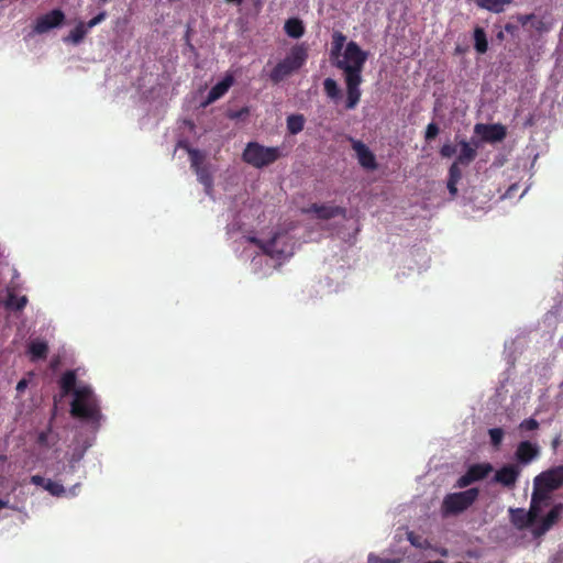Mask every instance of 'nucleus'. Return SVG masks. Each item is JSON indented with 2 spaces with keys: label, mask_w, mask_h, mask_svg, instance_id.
I'll return each mask as SVG.
<instances>
[{
  "label": "nucleus",
  "mask_w": 563,
  "mask_h": 563,
  "mask_svg": "<svg viewBox=\"0 0 563 563\" xmlns=\"http://www.w3.org/2000/svg\"><path fill=\"white\" fill-rule=\"evenodd\" d=\"M475 132L481 134L483 140L488 142H499L506 137V128L501 124H482L475 125Z\"/></svg>",
  "instance_id": "obj_13"
},
{
  "label": "nucleus",
  "mask_w": 563,
  "mask_h": 563,
  "mask_svg": "<svg viewBox=\"0 0 563 563\" xmlns=\"http://www.w3.org/2000/svg\"><path fill=\"white\" fill-rule=\"evenodd\" d=\"M514 0H474L478 8L488 10L493 13H501L505 7L510 4Z\"/></svg>",
  "instance_id": "obj_21"
},
{
  "label": "nucleus",
  "mask_w": 563,
  "mask_h": 563,
  "mask_svg": "<svg viewBox=\"0 0 563 563\" xmlns=\"http://www.w3.org/2000/svg\"><path fill=\"white\" fill-rule=\"evenodd\" d=\"M70 413L73 417L89 422L93 427L100 426L102 415L99 400L89 386H82L75 390Z\"/></svg>",
  "instance_id": "obj_2"
},
{
  "label": "nucleus",
  "mask_w": 563,
  "mask_h": 563,
  "mask_svg": "<svg viewBox=\"0 0 563 563\" xmlns=\"http://www.w3.org/2000/svg\"><path fill=\"white\" fill-rule=\"evenodd\" d=\"M44 488L52 495V496H55V497H62L65 495L66 490L64 488V486L58 483V482H54L52 479H47V482L45 483L44 485Z\"/></svg>",
  "instance_id": "obj_31"
},
{
  "label": "nucleus",
  "mask_w": 563,
  "mask_h": 563,
  "mask_svg": "<svg viewBox=\"0 0 563 563\" xmlns=\"http://www.w3.org/2000/svg\"><path fill=\"white\" fill-rule=\"evenodd\" d=\"M233 84H234L233 75L227 74L221 81L216 84L210 89L206 100L202 102L201 106L207 107V106L213 103L214 101H217L218 99H220L221 97H223L228 92V90L232 87Z\"/></svg>",
  "instance_id": "obj_15"
},
{
  "label": "nucleus",
  "mask_w": 563,
  "mask_h": 563,
  "mask_svg": "<svg viewBox=\"0 0 563 563\" xmlns=\"http://www.w3.org/2000/svg\"><path fill=\"white\" fill-rule=\"evenodd\" d=\"M3 507H5V503L0 500V509H2Z\"/></svg>",
  "instance_id": "obj_53"
},
{
  "label": "nucleus",
  "mask_w": 563,
  "mask_h": 563,
  "mask_svg": "<svg viewBox=\"0 0 563 563\" xmlns=\"http://www.w3.org/2000/svg\"><path fill=\"white\" fill-rule=\"evenodd\" d=\"M456 153V147L453 144H443L440 154L442 157L450 158Z\"/></svg>",
  "instance_id": "obj_38"
},
{
  "label": "nucleus",
  "mask_w": 563,
  "mask_h": 563,
  "mask_svg": "<svg viewBox=\"0 0 563 563\" xmlns=\"http://www.w3.org/2000/svg\"><path fill=\"white\" fill-rule=\"evenodd\" d=\"M195 173L197 175L199 183H201L205 186L206 192L210 195L213 187V179L209 169L206 166H201L195 169Z\"/></svg>",
  "instance_id": "obj_26"
},
{
  "label": "nucleus",
  "mask_w": 563,
  "mask_h": 563,
  "mask_svg": "<svg viewBox=\"0 0 563 563\" xmlns=\"http://www.w3.org/2000/svg\"><path fill=\"white\" fill-rule=\"evenodd\" d=\"M46 482L47 481L43 476H41V475H33L31 477V483L36 485V486H43L44 487Z\"/></svg>",
  "instance_id": "obj_42"
},
{
  "label": "nucleus",
  "mask_w": 563,
  "mask_h": 563,
  "mask_svg": "<svg viewBox=\"0 0 563 563\" xmlns=\"http://www.w3.org/2000/svg\"><path fill=\"white\" fill-rule=\"evenodd\" d=\"M534 27L537 31L539 32H543V31H547L548 29L545 27V24L543 21L539 20L536 24H534Z\"/></svg>",
  "instance_id": "obj_47"
},
{
  "label": "nucleus",
  "mask_w": 563,
  "mask_h": 563,
  "mask_svg": "<svg viewBox=\"0 0 563 563\" xmlns=\"http://www.w3.org/2000/svg\"><path fill=\"white\" fill-rule=\"evenodd\" d=\"M27 352L32 361L45 360L48 354V345L45 341L33 340L27 346Z\"/></svg>",
  "instance_id": "obj_20"
},
{
  "label": "nucleus",
  "mask_w": 563,
  "mask_h": 563,
  "mask_svg": "<svg viewBox=\"0 0 563 563\" xmlns=\"http://www.w3.org/2000/svg\"><path fill=\"white\" fill-rule=\"evenodd\" d=\"M510 521L518 529L523 530L534 523L530 519L528 512L523 508H510L509 509Z\"/></svg>",
  "instance_id": "obj_17"
},
{
  "label": "nucleus",
  "mask_w": 563,
  "mask_h": 563,
  "mask_svg": "<svg viewBox=\"0 0 563 563\" xmlns=\"http://www.w3.org/2000/svg\"><path fill=\"white\" fill-rule=\"evenodd\" d=\"M439 131L440 129L434 122L429 123L424 134L426 141L435 139V136L439 134Z\"/></svg>",
  "instance_id": "obj_35"
},
{
  "label": "nucleus",
  "mask_w": 563,
  "mask_h": 563,
  "mask_svg": "<svg viewBox=\"0 0 563 563\" xmlns=\"http://www.w3.org/2000/svg\"><path fill=\"white\" fill-rule=\"evenodd\" d=\"M305 117L302 114H290L287 117V130L290 134L296 135L303 130Z\"/></svg>",
  "instance_id": "obj_23"
},
{
  "label": "nucleus",
  "mask_w": 563,
  "mask_h": 563,
  "mask_svg": "<svg viewBox=\"0 0 563 563\" xmlns=\"http://www.w3.org/2000/svg\"><path fill=\"white\" fill-rule=\"evenodd\" d=\"M102 2H108L109 0H101Z\"/></svg>",
  "instance_id": "obj_54"
},
{
  "label": "nucleus",
  "mask_w": 563,
  "mask_h": 563,
  "mask_svg": "<svg viewBox=\"0 0 563 563\" xmlns=\"http://www.w3.org/2000/svg\"><path fill=\"white\" fill-rule=\"evenodd\" d=\"M51 432V428H48L46 431H41L37 435V443L42 446H46L48 443V434Z\"/></svg>",
  "instance_id": "obj_39"
},
{
  "label": "nucleus",
  "mask_w": 563,
  "mask_h": 563,
  "mask_svg": "<svg viewBox=\"0 0 563 563\" xmlns=\"http://www.w3.org/2000/svg\"><path fill=\"white\" fill-rule=\"evenodd\" d=\"M284 30L289 37L299 38L305 34L303 22L298 18H290L285 22Z\"/></svg>",
  "instance_id": "obj_22"
},
{
  "label": "nucleus",
  "mask_w": 563,
  "mask_h": 563,
  "mask_svg": "<svg viewBox=\"0 0 563 563\" xmlns=\"http://www.w3.org/2000/svg\"><path fill=\"white\" fill-rule=\"evenodd\" d=\"M474 47L477 53L484 54L488 49L487 36L484 29L477 26L474 30Z\"/></svg>",
  "instance_id": "obj_24"
},
{
  "label": "nucleus",
  "mask_w": 563,
  "mask_h": 563,
  "mask_svg": "<svg viewBox=\"0 0 563 563\" xmlns=\"http://www.w3.org/2000/svg\"><path fill=\"white\" fill-rule=\"evenodd\" d=\"M76 375L74 372H66L60 378V388L65 394L75 393Z\"/></svg>",
  "instance_id": "obj_28"
},
{
  "label": "nucleus",
  "mask_w": 563,
  "mask_h": 563,
  "mask_svg": "<svg viewBox=\"0 0 563 563\" xmlns=\"http://www.w3.org/2000/svg\"><path fill=\"white\" fill-rule=\"evenodd\" d=\"M497 40H499V41L504 40V32L503 31L497 33Z\"/></svg>",
  "instance_id": "obj_49"
},
{
  "label": "nucleus",
  "mask_w": 563,
  "mask_h": 563,
  "mask_svg": "<svg viewBox=\"0 0 563 563\" xmlns=\"http://www.w3.org/2000/svg\"><path fill=\"white\" fill-rule=\"evenodd\" d=\"M229 2H235L236 4H241L244 0H228Z\"/></svg>",
  "instance_id": "obj_50"
},
{
  "label": "nucleus",
  "mask_w": 563,
  "mask_h": 563,
  "mask_svg": "<svg viewBox=\"0 0 563 563\" xmlns=\"http://www.w3.org/2000/svg\"><path fill=\"white\" fill-rule=\"evenodd\" d=\"M489 437L492 444L499 446L503 441L504 431L500 428L489 429Z\"/></svg>",
  "instance_id": "obj_34"
},
{
  "label": "nucleus",
  "mask_w": 563,
  "mask_h": 563,
  "mask_svg": "<svg viewBox=\"0 0 563 563\" xmlns=\"http://www.w3.org/2000/svg\"><path fill=\"white\" fill-rule=\"evenodd\" d=\"M247 113H249V108L244 107L241 110H239L238 112H234V113L230 114V118L231 119H236V118H241V117H243V115H245Z\"/></svg>",
  "instance_id": "obj_46"
},
{
  "label": "nucleus",
  "mask_w": 563,
  "mask_h": 563,
  "mask_svg": "<svg viewBox=\"0 0 563 563\" xmlns=\"http://www.w3.org/2000/svg\"><path fill=\"white\" fill-rule=\"evenodd\" d=\"M492 471L493 466L489 463H478L471 465L466 473L457 479L456 486L460 488L467 487L472 483L482 481L487 477Z\"/></svg>",
  "instance_id": "obj_8"
},
{
  "label": "nucleus",
  "mask_w": 563,
  "mask_h": 563,
  "mask_svg": "<svg viewBox=\"0 0 563 563\" xmlns=\"http://www.w3.org/2000/svg\"><path fill=\"white\" fill-rule=\"evenodd\" d=\"M426 563H445V562H443L441 560H437V561H429V562H426Z\"/></svg>",
  "instance_id": "obj_52"
},
{
  "label": "nucleus",
  "mask_w": 563,
  "mask_h": 563,
  "mask_svg": "<svg viewBox=\"0 0 563 563\" xmlns=\"http://www.w3.org/2000/svg\"><path fill=\"white\" fill-rule=\"evenodd\" d=\"M0 459H2V456H0Z\"/></svg>",
  "instance_id": "obj_55"
},
{
  "label": "nucleus",
  "mask_w": 563,
  "mask_h": 563,
  "mask_svg": "<svg viewBox=\"0 0 563 563\" xmlns=\"http://www.w3.org/2000/svg\"><path fill=\"white\" fill-rule=\"evenodd\" d=\"M562 511L563 504L554 505L540 523L532 529L533 537L540 538L545 534L560 520Z\"/></svg>",
  "instance_id": "obj_9"
},
{
  "label": "nucleus",
  "mask_w": 563,
  "mask_h": 563,
  "mask_svg": "<svg viewBox=\"0 0 563 563\" xmlns=\"http://www.w3.org/2000/svg\"><path fill=\"white\" fill-rule=\"evenodd\" d=\"M539 454L538 446L529 441H522L518 444L515 456L520 464H529Z\"/></svg>",
  "instance_id": "obj_16"
},
{
  "label": "nucleus",
  "mask_w": 563,
  "mask_h": 563,
  "mask_svg": "<svg viewBox=\"0 0 563 563\" xmlns=\"http://www.w3.org/2000/svg\"><path fill=\"white\" fill-rule=\"evenodd\" d=\"M305 212H313L320 220H330L335 217H345V208L331 205H319L312 203L309 208L303 210Z\"/></svg>",
  "instance_id": "obj_12"
},
{
  "label": "nucleus",
  "mask_w": 563,
  "mask_h": 563,
  "mask_svg": "<svg viewBox=\"0 0 563 563\" xmlns=\"http://www.w3.org/2000/svg\"><path fill=\"white\" fill-rule=\"evenodd\" d=\"M65 19V13L60 9H53L36 19L33 30L36 34L47 33L55 27L62 26Z\"/></svg>",
  "instance_id": "obj_7"
},
{
  "label": "nucleus",
  "mask_w": 563,
  "mask_h": 563,
  "mask_svg": "<svg viewBox=\"0 0 563 563\" xmlns=\"http://www.w3.org/2000/svg\"><path fill=\"white\" fill-rule=\"evenodd\" d=\"M456 185H457V181H453L451 179H448V189H449V192L452 196H455L457 194Z\"/></svg>",
  "instance_id": "obj_43"
},
{
  "label": "nucleus",
  "mask_w": 563,
  "mask_h": 563,
  "mask_svg": "<svg viewBox=\"0 0 563 563\" xmlns=\"http://www.w3.org/2000/svg\"><path fill=\"white\" fill-rule=\"evenodd\" d=\"M106 18H107V12L106 11H101L96 16L90 19L87 23H85L86 26H87V30L92 29L96 25L100 24L102 21L106 20Z\"/></svg>",
  "instance_id": "obj_36"
},
{
  "label": "nucleus",
  "mask_w": 563,
  "mask_h": 563,
  "mask_svg": "<svg viewBox=\"0 0 563 563\" xmlns=\"http://www.w3.org/2000/svg\"><path fill=\"white\" fill-rule=\"evenodd\" d=\"M504 30L514 35L517 31H518V26L512 24V23H506L505 26H504Z\"/></svg>",
  "instance_id": "obj_45"
},
{
  "label": "nucleus",
  "mask_w": 563,
  "mask_h": 563,
  "mask_svg": "<svg viewBox=\"0 0 563 563\" xmlns=\"http://www.w3.org/2000/svg\"><path fill=\"white\" fill-rule=\"evenodd\" d=\"M191 167L195 169L202 166L203 155L198 150H189Z\"/></svg>",
  "instance_id": "obj_32"
},
{
  "label": "nucleus",
  "mask_w": 563,
  "mask_h": 563,
  "mask_svg": "<svg viewBox=\"0 0 563 563\" xmlns=\"http://www.w3.org/2000/svg\"><path fill=\"white\" fill-rule=\"evenodd\" d=\"M367 57V52L363 51L356 42L351 41L345 46L342 59H338L334 64L344 74L346 86L345 108L349 110L354 109L361 100L360 86L363 82L362 71Z\"/></svg>",
  "instance_id": "obj_1"
},
{
  "label": "nucleus",
  "mask_w": 563,
  "mask_h": 563,
  "mask_svg": "<svg viewBox=\"0 0 563 563\" xmlns=\"http://www.w3.org/2000/svg\"><path fill=\"white\" fill-rule=\"evenodd\" d=\"M282 156V151L277 146H264L258 142H249L242 153V159L255 167L264 168L272 165Z\"/></svg>",
  "instance_id": "obj_4"
},
{
  "label": "nucleus",
  "mask_w": 563,
  "mask_h": 563,
  "mask_svg": "<svg viewBox=\"0 0 563 563\" xmlns=\"http://www.w3.org/2000/svg\"><path fill=\"white\" fill-rule=\"evenodd\" d=\"M27 386V382L25 379H21L18 384H16V390L18 391H23Z\"/></svg>",
  "instance_id": "obj_48"
},
{
  "label": "nucleus",
  "mask_w": 563,
  "mask_h": 563,
  "mask_svg": "<svg viewBox=\"0 0 563 563\" xmlns=\"http://www.w3.org/2000/svg\"><path fill=\"white\" fill-rule=\"evenodd\" d=\"M308 58V47L305 43L294 45L287 56L276 64L268 77L273 84H279L292 73L300 69Z\"/></svg>",
  "instance_id": "obj_3"
},
{
  "label": "nucleus",
  "mask_w": 563,
  "mask_h": 563,
  "mask_svg": "<svg viewBox=\"0 0 563 563\" xmlns=\"http://www.w3.org/2000/svg\"><path fill=\"white\" fill-rule=\"evenodd\" d=\"M88 33V30H87V26L84 22H79L70 32L69 34L67 35V37H65V41L66 42H70L73 44H79L80 42H82V40L85 38V36L87 35Z\"/></svg>",
  "instance_id": "obj_25"
},
{
  "label": "nucleus",
  "mask_w": 563,
  "mask_h": 563,
  "mask_svg": "<svg viewBox=\"0 0 563 563\" xmlns=\"http://www.w3.org/2000/svg\"><path fill=\"white\" fill-rule=\"evenodd\" d=\"M282 238L279 233H276L268 241H263L256 236H250V243L256 245L262 252L271 257L280 258L284 255V251L277 247L278 241Z\"/></svg>",
  "instance_id": "obj_14"
},
{
  "label": "nucleus",
  "mask_w": 563,
  "mask_h": 563,
  "mask_svg": "<svg viewBox=\"0 0 563 563\" xmlns=\"http://www.w3.org/2000/svg\"><path fill=\"white\" fill-rule=\"evenodd\" d=\"M26 303L27 298L25 296L18 297L13 294H10L7 300V307L15 310H22Z\"/></svg>",
  "instance_id": "obj_30"
},
{
  "label": "nucleus",
  "mask_w": 563,
  "mask_h": 563,
  "mask_svg": "<svg viewBox=\"0 0 563 563\" xmlns=\"http://www.w3.org/2000/svg\"><path fill=\"white\" fill-rule=\"evenodd\" d=\"M519 428L521 430L532 431V430H536V429L539 428V422L536 419H533V418L525 419L520 423Z\"/></svg>",
  "instance_id": "obj_37"
},
{
  "label": "nucleus",
  "mask_w": 563,
  "mask_h": 563,
  "mask_svg": "<svg viewBox=\"0 0 563 563\" xmlns=\"http://www.w3.org/2000/svg\"><path fill=\"white\" fill-rule=\"evenodd\" d=\"M368 562L369 563H398V561H396V560L380 559V558H377V556H374V555H369Z\"/></svg>",
  "instance_id": "obj_41"
},
{
  "label": "nucleus",
  "mask_w": 563,
  "mask_h": 563,
  "mask_svg": "<svg viewBox=\"0 0 563 563\" xmlns=\"http://www.w3.org/2000/svg\"><path fill=\"white\" fill-rule=\"evenodd\" d=\"M323 89H324V92L325 95L330 98V99H336L340 97V88L336 84V81L332 78H325L324 81H323Z\"/></svg>",
  "instance_id": "obj_29"
},
{
  "label": "nucleus",
  "mask_w": 563,
  "mask_h": 563,
  "mask_svg": "<svg viewBox=\"0 0 563 563\" xmlns=\"http://www.w3.org/2000/svg\"><path fill=\"white\" fill-rule=\"evenodd\" d=\"M440 553H441V555L445 556V555H448V550L443 549Z\"/></svg>",
  "instance_id": "obj_51"
},
{
  "label": "nucleus",
  "mask_w": 563,
  "mask_h": 563,
  "mask_svg": "<svg viewBox=\"0 0 563 563\" xmlns=\"http://www.w3.org/2000/svg\"><path fill=\"white\" fill-rule=\"evenodd\" d=\"M534 18V14H525V15H518V21L526 25L529 21H531Z\"/></svg>",
  "instance_id": "obj_44"
},
{
  "label": "nucleus",
  "mask_w": 563,
  "mask_h": 563,
  "mask_svg": "<svg viewBox=\"0 0 563 563\" xmlns=\"http://www.w3.org/2000/svg\"><path fill=\"white\" fill-rule=\"evenodd\" d=\"M352 148L355 151L360 165L367 170L377 169L376 157L373 152L361 141H353Z\"/></svg>",
  "instance_id": "obj_11"
},
{
  "label": "nucleus",
  "mask_w": 563,
  "mask_h": 563,
  "mask_svg": "<svg viewBox=\"0 0 563 563\" xmlns=\"http://www.w3.org/2000/svg\"><path fill=\"white\" fill-rule=\"evenodd\" d=\"M563 485V466L540 473L533 479V492L551 501V494Z\"/></svg>",
  "instance_id": "obj_6"
},
{
  "label": "nucleus",
  "mask_w": 563,
  "mask_h": 563,
  "mask_svg": "<svg viewBox=\"0 0 563 563\" xmlns=\"http://www.w3.org/2000/svg\"><path fill=\"white\" fill-rule=\"evenodd\" d=\"M521 470L516 464H507L499 468L494 475V482L505 487H514L520 476Z\"/></svg>",
  "instance_id": "obj_10"
},
{
  "label": "nucleus",
  "mask_w": 563,
  "mask_h": 563,
  "mask_svg": "<svg viewBox=\"0 0 563 563\" xmlns=\"http://www.w3.org/2000/svg\"><path fill=\"white\" fill-rule=\"evenodd\" d=\"M407 539L409 540V542L413 545V547H417V548H422L421 543H420V537L417 536L415 532L410 531L408 532L407 534Z\"/></svg>",
  "instance_id": "obj_40"
},
{
  "label": "nucleus",
  "mask_w": 563,
  "mask_h": 563,
  "mask_svg": "<svg viewBox=\"0 0 563 563\" xmlns=\"http://www.w3.org/2000/svg\"><path fill=\"white\" fill-rule=\"evenodd\" d=\"M461 151L456 157V162L460 163L463 166L470 165L476 157V150L477 146H472L468 142L465 140L460 141Z\"/></svg>",
  "instance_id": "obj_19"
},
{
  "label": "nucleus",
  "mask_w": 563,
  "mask_h": 563,
  "mask_svg": "<svg viewBox=\"0 0 563 563\" xmlns=\"http://www.w3.org/2000/svg\"><path fill=\"white\" fill-rule=\"evenodd\" d=\"M479 495L478 488L448 494L441 506L443 516L457 515L471 507Z\"/></svg>",
  "instance_id": "obj_5"
},
{
  "label": "nucleus",
  "mask_w": 563,
  "mask_h": 563,
  "mask_svg": "<svg viewBox=\"0 0 563 563\" xmlns=\"http://www.w3.org/2000/svg\"><path fill=\"white\" fill-rule=\"evenodd\" d=\"M346 41V36L336 31L332 35V46H331V56L332 57H339L341 55L342 48L344 46V43Z\"/></svg>",
  "instance_id": "obj_27"
},
{
  "label": "nucleus",
  "mask_w": 563,
  "mask_h": 563,
  "mask_svg": "<svg viewBox=\"0 0 563 563\" xmlns=\"http://www.w3.org/2000/svg\"><path fill=\"white\" fill-rule=\"evenodd\" d=\"M550 505V500L532 492L529 510H527L533 523L537 522L542 509Z\"/></svg>",
  "instance_id": "obj_18"
},
{
  "label": "nucleus",
  "mask_w": 563,
  "mask_h": 563,
  "mask_svg": "<svg viewBox=\"0 0 563 563\" xmlns=\"http://www.w3.org/2000/svg\"><path fill=\"white\" fill-rule=\"evenodd\" d=\"M460 163H457L456 161L453 162V164L450 166L449 168V179L453 180V181H460L461 178H462V170L460 168Z\"/></svg>",
  "instance_id": "obj_33"
}]
</instances>
